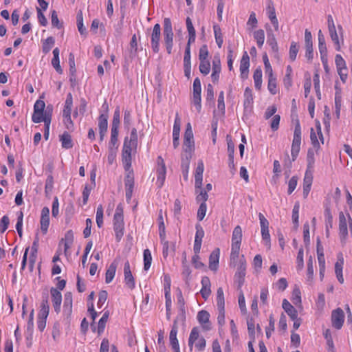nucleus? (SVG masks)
Returning a JSON list of instances; mask_svg holds the SVG:
<instances>
[{
    "mask_svg": "<svg viewBox=\"0 0 352 352\" xmlns=\"http://www.w3.org/2000/svg\"><path fill=\"white\" fill-rule=\"evenodd\" d=\"M113 230L115 232L116 240L120 242L124 235V223L123 215V206L119 204L116 209L113 216Z\"/></svg>",
    "mask_w": 352,
    "mask_h": 352,
    "instance_id": "1",
    "label": "nucleus"
},
{
    "mask_svg": "<svg viewBox=\"0 0 352 352\" xmlns=\"http://www.w3.org/2000/svg\"><path fill=\"white\" fill-rule=\"evenodd\" d=\"M164 41L168 54H171L173 46V32L172 23L169 18L164 19Z\"/></svg>",
    "mask_w": 352,
    "mask_h": 352,
    "instance_id": "2",
    "label": "nucleus"
},
{
    "mask_svg": "<svg viewBox=\"0 0 352 352\" xmlns=\"http://www.w3.org/2000/svg\"><path fill=\"white\" fill-rule=\"evenodd\" d=\"M201 85L200 79L197 77L193 82L192 85V103L195 106L198 112L201 109Z\"/></svg>",
    "mask_w": 352,
    "mask_h": 352,
    "instance_id": "3",
    "label": "nucleus"
},
{
    "mask_svg": "<svg viewBox=\"0 0 352 352\" xmlns=\"http://www.w3.org/2000/svg\"><path fill=\"white\" fill-rule=\"evenodd\" d=\"M135 149V146L129 144L128 142V137L124 138L123 149H122V163L124 169L127 171L131 166V151Z\"/></svg>",
    "mask_w": 352,
    "mask_h": 352,
    "instance_id": "4",
    "label": "nucleus"
},
{
    "mask_svg": "<svg viewBox=\"0 0 352 352\" xmlns=\"http://www.w3.org/2000/svg\"><path fill=\"white\" fill-rule=\"evenodd\" d=\"M246 271V261L241 258L239 261L237 270L234 274V283L237 285V289L241 290L244 282Z\"/></svg>",
    "mask_w": 352,
    "mask_h": 352,
    "instance_id": "5",
    "label": "nucleus"
},
{
    "mask_svg": "<svg viewBox=\"0 0 352 352\" xmlns=\"http://www.w3.org/2000/svg\"><path fill=\"white\" fill-rule=\"evenodd\" d=\"M157 167L156 169L157 181L156 184L157 187L161 188L164 183L166 174V168L164 161L161 156H158L157 159Z\"/></svg>",
    "mask_w": 352,
    "mask_h": 352,
    "instance_id": "6",
    "label": "nucleus"
},
{
    "mask_svg": "<svg viewBox=\"0 0 352 352\" xmlns=\"http://www.w3.org/2000/svg\"><path fill=\"white\" fill-rule=\"evenodd\" d=\"M261 224V236L266 245H270V235L269 233V221L262 213L258 214Z\"/></svg>",
    "mask_w": 352,
    "mask_h": 352,
    "instance_id": "7",
    "label": "nucleus"
},
{
    "mask_svg": "<svg viewBox=\"0 0 352 352\" xmlns=\"http://www.w3.org/2000/svg\"><path fill=\"white\" fill-rule=\"evenodd\" d=\"M161 36V27L159 23H156L153 28L151 34V48L155 53L159 52L160 50V39Z\"/></svg>",
    "mask_w": 352,
    "mask_h": 352,
    "instance_id": "8",
    "label": "nucleus"
},
{
    "mask_svg": "<svg viewBox=\"0 0 352 352\" xmlns=\"http://www.w3.org/2000/svg\"><path fill=\"white\" fill-rule=\"evenodd\" d=\"M344 321V313L341 308H338L332 311V326L336 329H340Z\"/></svg>",
    "mask_w": 352,
    "mask_h": 352,
    "instance_id": "9",
    "label": "nucleus"
},
{
    "mask_svg": "<svg viewBox=\"0 0 352 352\" xmlns=\"http://www.w3.org/2000/svg\"><path fill=\"white\" fill-rule=\"evenodd\" d=\"M195 229L196 233L195 236L193 251L194 253H199L202 243V239L204 236V230L199 223L196 224Z\"/></svg>",
    "mask_w": 352,
    "mask_h": 352,
    "instance_id": "10",
    "label": "nucleus"
},
{
    "mask_svg": "<svg viewBox=\"0 0 352 352\" xmlns=\"http://www.w3.org/2000/svg\"><path fill=\"white\" fill-rule=\"evenodd\" d=\"M305 56L309 60H312L314 58L312 35L307 29L305 31Z\"/></svg>",
    "mask_w": 352,
    "mask_h": 352,
    "instance_id": "11",
    "label": "nucleus"
},
{
    "mask_svg": "<svg viewBox=\"0 0 352 352\" xmlns=\"http://www.w3.org/2000/svg\"><path fill=\"white\" fill-rule=\"evenodd\" d=\"M339 235L342 243H345L348 236L346 217L342 212L339 213Z\"/></svg>",
    "mask_w": 352,
    "mask_h": 352,
    "instance_id": "12",
    "label": "nucleus"
},
{
    "mask_svg": "<svg viewBox=\"0 0 352 352\" xmlns=\"http://www.w3.org/2000/svg\"><path fill=\"white\" fill-rule=\"evenodd\" d=\"M52 305L54 311L58 314L60 311V305L62 302V294L60 291L54 287L50 289Z\"/></svg>",
    "mask_w": 352,
    "mask_h": 352,
    "instance_id": "13",
    "label": "nucleus"
},
{
    "mask_svg": "<svg viewBox=\"0 0 352 352\" xmlns=\"http://www.w3.org/2000/svg\"><path fill=\"white\" fill-rule=\"evenodd\" d=\"M250 67V57L247 52H244L240 63V76L243 80L248 78Z\"/></svg>",
    "mask_w": 352,
    "mask_h": 352,
    "instance_id": "14",
    "label": "nucleus"
},
{
    "mask_svg": "<svg viewBox=\"0 0 352 352\" xmlns=\"http://www.w3.org/2000/svg\"><path fill=\"white\" fill-rule=\"evenodd\" d=\"M40 223L41 232L43 234H45L50 225V209L46 206L41 210Z\"/></svg>",
    "mask_w": 352,
    "mask_h": 352,
    "instance_id": "15",
    "label": "nucleus"
},
{
    "mask_svg": "<svg viewBox=\"0 0 352 352\" xmlns=\"http://www.w3.org/2000/svg\"><path fill=\"white\" fill-rule=\"evenodd\" d=\"M180 126L181 119L177 113L173 129V144L175 148H177L179 144Z\"/></svg>",
    "mask_w": 352,
    "mask_h": 352,
    "instance_id": "16",
    "label": "nucleus"
},
{
    "mask_svg": "<svg viewBox=\"0 0 352 352\" xmlns=\"http://www.w3.org/2000/svg\"><path fill=\"white\" fill-rule=\"evenodd\" d=\"M212 69L211 79L214 83H217L219 81L221 71V60L219 56H214Z\"/></svg>",
    "mask_w": 352,
    "mask_h": 352,
    "instance_id": "17",
    "label": "nucleus"
},
{
    "mask_svg": "<svg viewBox=\"0 0 352 352\" xmlns=\"http://www.w3.org/2000/svg\"><path fill=\"white\" fill-rule=\"evenodd\" d=\"M124 282H125L126 286L131 289H133V288H135V280L132 275L131 268H130V264L128 261H126L124 263Z\"/></svg>",
    "mask_w": 352,
    "mask_h": 352,
    "instance_id": "18",
    "label": "nucleus"
},
{
    "mask_svg": "<svg viewBox=\"0 0 352 352\" xmlns=\"http://www.w3.org/2000/svg\"><path fill=\"white\" fill-rule=\"evenodd\" d=\"M50 306L48 302V294H45L43 296L41 302L40 310L38 314V318L47 319L49 315Z\"/></svg>",
    "mask_w": 352,
    "mask_h": 352,
    "instance_id": "19",
    "label": "nucleus"
},
{
    "mask_svg": "<svg viewBox=\"0 0 352 352\" xmlns=\"http://www.w3.org/2000/svg\"><path fill=\"white\" fill-rule=\"evenodd\" d=\"M72 294L71 292L65 294L64 302H63V314L69 318L72 312Z\"/></svg>",
    "mask_w": 352,
    "mask_h": 352,
    "instance_id": "20",
    "label": "nucleus"
},
{
    "mask_svg": "<svg viewBox=\"0 0 352 352\" xmlns=\"http://www.w3.org/2000/svg\"><path fill=\"white\" fill-rule=\"evenodd\" d=\"M201 289L200 290V293L201 294L202 298L204 300H207L211 294L210 289V280L208 276H204L201 278Z\"/></svg>",
    "mask_w": 352,
    "mask_h": 352,
    "instance_id": "21",
    "label": "nucleus"
},
{
    "mask_svg": "<svg viewBox=\"0 0 352 352\" xmlns=\"http://www.w3.org/2000/svg\"><path fill=\"white\" fill-rule=\"evenodd\" d=\"M195 149V142L193 133H184V151L193 152Z\"/></svg>",
    "mask_w": 352,
    "mask_h": 352,
    "instance_id": "22",
    "label": "nucleus"
},
{
    "mask_svg": "<svg viewBox=\"0 0 352 352\" xmlns=\"http://www.w3.org/2000/svg\"><path fill=\"white\" fill-rule=\"evenodd\" d=\"M220 250L216 248L214 250L209 257V268L211 270L216 271L219 266Z\"/></svg>",
    "mask_w": 352,
    "mask_h": 352,
    "instance_id": "23",
    "label": "nucleus"
},
{
    "mask_svg": "<svg viewBox=\"0 0 352 352\" xmlns=\"http://www.w3.org/2000/svg\"><path fill=\"white\" fill-rule=\"evenodd\" d=\"M324 216L325 227L332 228L333 227V216L331 210L330 201H327L324 203Z\"/></svg>",
    "mask_w": 352,
    "mask_h": 352,
    "instance_id": "24",
    "label": "nucleus"
},
{
    "mask_svg": "<svg viewBox=\"0 0 352 352\" xmlns=\"http://www.w3.org/2000/svg\"><path fill=\"white\" fill-rule=\"evenodd\" d=\"M69 81L72 83V85H76V65H75V58L73 53H70L69 55Z\"/></svg>",
    "mask_w": 352,
    "mask_h": 352,
    "instance_id": "25",
    "label": "nucleus"
},
{
    "mask_svg": "<svg viewBox=\"0 0 352 352\" xmlns=\"http://www.w3.org/2000/svg\"><path fill=\"white\" fill-rule=\"evenodd\" d=\"M283 309L288 314L292 320H294L298 317L297 310L294 306L287 300L284 299L282 304Z\"/></svg>",
    "mask_w": 352,
    "mask_h": 352,
    "instance_id": "26",
    "label": "nucleus"
},
{
    "mask_svg": "<svg viewBox=\"0 0 352 352\" xmlns=\"http://www.w3.org/2000/svg\"><path fill=\"white\" fill-rule=\"evenodd\" d=\"M118 265V261L117 259H115L109 265L108 269L107 270L105 274V282L106 283H110L116 274V269Z\"/></svg>",
    "mask_w": 352,
    "mask_h": 352,
    "instance_id": "27",
    "label": "nucleus"
},
{
    "mask_svg": "<svg viewBox=\"0 0 352 352\" xmlns=\"http://www.w3.org/2000/svg\"><path fill=\"white\" fill-rule=\"evenodd\" d=\"M253 94L252 91L250 88L246 87L244 91V102L243 106L245 111H248V109H251L253 104Z\"/></svg>",
    "mask_w": 352,
    "mask_h": 352,
    "instance_id": "28",
    "label": "nucleus"
},
{
    "mask_svg": "<svg viewBox=\"0 0 352 352\" xmlns=\"http://www.w3.org/2000/svg\"><path fill=\"white\" fill-rule=\"evenodd\" d=\"M209 318L210 314L206 310H201L197 314V320L207 330L210 329Z\"/></svg>",
    "mask_w": 352,
    "mask_h": 352,
    "instance_id": "29",
    "label": "nucleus"
},
{
    "mask_svg": "<svg viewBox=\"0 0 352 352\" xmlns=\"http://www.w3.org/2000/svg\"><path fill=\"white\" fill-rule=\"evenodd\" d=\"M242 240V229L240 226H236L232 232V245L241 246Z\"/></svg>",
    "mask_w": 352,
    "mask_h": 352,
    "instance_id": "30",
    "label": "nucleus"
},
{
    "mask_svg": "<svg viewBox=\"0 0 352 352\" xmlns=\"http://www.w3.org/2000/svg\"><path fill=\"white\" fill-rule=\"evenodd\" d=\"M53 58L52 59V65L55 70L60 74H63V69L60 65L59 54L60 50L58 47H56L53 50Z\"/></svg>",
    "mask_w": 352,
    "mask_h": 352,
    "instance_id": "31",
    "label": "nucleus"
},
{
    "mask_svg": "<svg viewBox=\"0 0 352 352\" xmlns=\"http://www.w3.org/2000/svg\"><path fill=\"white\" fill-rule=\"evenodd\" d=\"M316 251L318 254L319 267H325L324 249L322 245H321V241L319 237L317 238Z\"/></svg>",
    "mask_w": 352,
    "mask_h": 352,
    "instance_id": "32",
    "label": "nucleus"
},
{
    "mask_svg": "<svg viewBox=\"0 0 352 352\" xmlns=\"http://www.w3.org/2000/svg\"><path fill=\"white\" fill-rule=\"evenodd\" d=\"M60 141L61 142L62 147L65 149H69L74 146L72 137L67 131H65L60 135Z\"/></svg>",
    "mask_w": 352,
    "mask_h": 352,
    "instance_id": "33",
    "label": "nucleus"
},
{
    "mask_svg": "<svg viewBox=\"0 0 352 352\" xmlns=\"http://www.w3.org/2000/svg\"><path fill=\"white\" fill-rule=\"evenodd\" d=\"M192 152L184 151L182 155L181 168L182 170H189L190 162L192 158Z\"/></svg>",
    "mask_w": 352,
    "mask_h": 352,
    "instance_id": "34",
    "label": "nucleus"
},
{
    "mask_svg": "<svg viewBox=\"0 0 352 352\" xmlns=\"http://www.w3.org/2000/svg\"><path fill=\"white\" fill-rule=\"evenodd\" d=\"M177 331L178 327L176 324V322H173L169 336L170 344L171 347H175L179 346V342L177 338Z\"/></svg>",
    "mask_w": 352,
    "mask_h": 352,
    "instance_id": "35",
    "label": "nucleus"
},
{
    "mask_svg": "<svg viewBox=\"0 0 352 352\" xmlns=\"http://www.w3.org/2000/svg\"><path fill=\"white\" fill-rule=\"evenodd\" d=\"M301 127L298 120H296L294 131L292 144L300 145L301 143Z\"/></svg>",
    "mask_w": 352,
    "mask_h": 352,
    "instance_id": "36",
    "label": "nucleus"
},
{
    "mask_svg": "<svg viewBox=\"0 0 352 352\" xmlns=\"http://www.w3.org/2000/svg\"><path fill=\"white\" fill-rule=\"evenodd\" d=\"M73 106V98L71 93L67 94L65 102V106L63 111V116H69L72 113V108Z\"/></svg>",
    "mask_w": 352,
    "mask_h": 352,
    "instance_id": "37",
    "label": "nucleus"
},
{
    "mask_svg": "<svg viewBox=\"0 0 352 352\" xmlns=\"http://www.w3.org/2000/svg\"><path fill=\"white\" fill-rule=\"evenodd\" d=\"M63 241H65L64 248L65 253H66L68 249L70 248V246L74 241V233L72 230L67 231V232L65 234V239H62L60 243Z\"/></svg>",
    "mask_w": 352,
    "mask_h": 352,
    "instance_id": "38",
    "label": "nucleus"
},
{
    "mask_svg": "<svg viewBox=\"0 0 352 352\" xmlns=\"http://www.w3.org/2000/svg\"><path fill=\"white\" fill-rule=\"evenodd\" d=\"M99 131L107 132L108 128V115L102 113L98 117Z\"/></svg>",
    "mask_w": 352,
    "mask_h": 352,
    "instance_id": "39",
    "label": "nucleus"
},
{
    "mask_svg": "<svg viewBox=\"0 0 352 352\" xmlns=\"http://www.w3.org/2000/svg\"><path fill=\"white\" fill-rule=\"evenodd\" d=\"M254 86L257 90H260L262 85V70L261 67L256 68L253 74Z\"/></svg>",
    "mask_w": 352,
    "mask_h": 352,
    "instance_id": "40",
    "label": "nucleus"
},
{
    "mask_svg": "<svg viewBox=\"0 0 352 352\" xmlns=\"http://www.w3.org/2000/svg\"><path fill=\"white\" fill-rule=\"evenodd\" d=\"M118 129H111V139L109 143V150H112L113 147L118 148Z\"/></svg>",
    "mask_w": 352,
    "mask_h": 352,
    "instance_id": "41",
    "label": "nucleus"
},
{
    "mask_svg": "<svg viewBox=\"0 0 352 352\" xmlns=\"http://www.w3.org/2000/svg\"><path fill=\"white\" fill-rule=\"evenodd\" d=\"M109 311H107L103 314V316L102 318L99 320L98 324V335L102 334L104 332L106 323L107 322L108 318H109Z\"/></svg>",
    "mask_w": 352,
    "mask_h": 352,
    "instance_id": "42",
    "label": "nucleus"
},
{
    "mask_svg": "<svg viewBox=\"0 0 352 352\" xmlns=\"http://www.w3.org/2000/svg\"><path fill=\"white\" fill-rule=\"evenodd\" d=\"M217 305L218 309H225L224 294L222 287H219L217 291Z\"/></svg>",
    "mask_w": 352,
    "mask_h": 352,
    "instance_id": "43",
    "label": "nucleus"
},
{
    "mask_svg": "<svg viewBox=\"0 0 352 352\" xmlns=\"http://www.w3.org/2000/svg\"><path fill=\"white\" fill-rule=\"evenodd\" d=\"M144 256V270L145 271L148 270L152 263V256L151 251L148 249H146L143 252Z\"/></svg>",
    "mask_w": 352,
    "mask_h": 352,
    "instance_id": "44",
    "label": "nucleus"
},
{
    "mask_svg": "<svg viewBox=\"0 0 352 352\" xmlns=\"http://www.w3.org/2000/svg\"><path fill=\"white\" fill-rule=\"evenodd\" d=\"M55 40L52 36H49L43 43L42 50L44 54H47L54 45Z\"/></svg>",
    "mask_w": 352,
    "mask_h": 352,
    "instance_id": "45",
    "label": "nucleus"
},
{
    "mask_svg": "<svg viewBox=\"0 0 352 352\" xmlns=\"http://www.w3.org/2000/svg\"><path fill=\"white\" fill-rule=\"evenodd\" d=\"M267 88L269 91L274 95L277 93V87H276V78L273 75L268 76V85Z\"/></svg>",
    "mask_w": 352,
    "mask_h": 352,
    "instance_id": "46",
    "label": "nucleus"
},
{
    "mask_svg": "<svg viewBox=\"0 0 352 352\" xmlns=\"http://www.w3.org/2000/svg\"><path fill=\"white\" fill-rule=\"evenodd\" d=\"M78 30L81 35H86L87 30L83 25V16L82 11H80L76 16Z\"/></svg>",
    "mask_w": 352,
    "mask_h": 352,
    "instance_id": "47",
    "label": "nucleus"
},
{
    "mask_svg": "<svg viewBox=\"0 0 352 352\" xmlns=\"http://www.w3.org/2000/svg\"><path fill=\"white\" fill-rule=\"evenodd\" d=\"M254 38L258 47H261L265 41V32L263 30H258L254 32Z\"/></svg>",
    "mask_w": 352,
    "mask_h": 352,
    "instance_id": "48",
    "label": "nucleus"
},
{
    "mask_svg": "<svg viewBox=\"0 0 352 352\" xmlns=\"http://www.w3.org/2000/svg\"><path fill=\"white\" fill-rule=\"evenodd\" d=\"M120 124V107H117L116 109L114 111L112 124H111V129H119Z\"/></svg>",
    "mask_w": 352,
    "mask_h": 352,
    "instance_id": "49",
    "label": "nucleus"
},
{
    "mask_svg": "<svg viewBox=\"0 0 352 352\" xmlns=\"http://www.w3.org/2000/svg\"><path fill=\"white\" fill-rule=\"evenodd\" d=\"M199 339V330L197 327L192 328L188 338V346L190 349H192L194 342Z\"/></svg>",
    "mask_w": 352,
    "mask_h": 352,
    "instance_id": "50",
    "label": "nucleus"
},
{
    "mask_svg": "<svg viewBox=\"0 0 352 352\" xmlns=\"http://www.w3.org/2000/svg\"><path fill=\"white\" fill-rule=\"evenodd\" d=\"M298 50H299V46H298V43L295 41H292L291 43V45L289 47V58H290L291 61H294L296 60Z\"/></svg>",
    "mask_w": 352,
    "mask_h": 352,
    "instance_id": "51",
    "label": "nucleus"
},
{
    "mask_svg": "<svg viewBox=\"0 0 352 352\" xmlns=\"http://www.w3.org/2000/svg\"><path fill=\"white\" fill-rule=\"evenodd\" d=\"M299 210H300V204L298 202L295 203L293 210H292V221L295 226V228H297L298 227V218H299Z\"/></svg>",
    "mask_w": 352,
    "mask_h": 352,
    "instance_id": "52",
    "label": "nucleus"
},
{
    "mask_svg": "<svg viewBox=\"0 0 352 352\" xmlns=\"http://www.w3.org/2000/svg\"><path fill=\"white\" fill-rule=\"evenodd\" d=\"M206 100L210 105L214 104V89L210 84L207 85Z\"/></svg>",
    "mask_w": 352,
    "mask_h": 352,
    "instance_id": "53",
    "label": "nucleus"
},
{
    "mask_svg": "<svg viewBox=\"0 0 352 352\" xmlns=\"http://www.w3.org/2000/svg\"><path fill=\"white\" fill-rule=\"evenodd\" d=\"M247 325L249 336L252 339L251 341L254 342L255 339V324L254 319H248L247 321Z\"/></svg>",
    "mask_w": 352,
    "mask_h": 352,
    "instance_id": "54",
    "label": "nucleus"
},
{
    "mask_svg": "<svg viewBox=\"0 0 352 352\" xmlns=\"http://www.w3.org/2000/svg\"><path fill=\"white\" fill-rule=\"evenodd\" d=\"M314 89L316 91V96L317 98L320 100L321 98V92L320 89V76L318 72L314 73Z\"/></svg>",
    "mask_w": 352,
    "mask_h": 352,
    "instance_id": "55",
    "label": "nucleus"
},
{
    "mask_svg": "<svg viewBox=\"0 0 352 352\" xmlns=\"http://www.w3.org/2000/svg\"><path fill=\"white\" fill-rule=\"evenodd\" d=\"M329 31L331 38L333 41L335 45H336V50L337 51H340V45L338 35L336 32V28H330V29H329Z\"/></svg>",
    "mask_w": 352,
    "mask_h": 352,
    "instance_id": "56",
    "label": "nucleus"
},
{
    "mask_svg": "<svg viewBox=\"0 0 352 352\" xmlns=\"http://www.w3.org/2000/svg\"><path fill=\"white\" fill-rule=\"evenodd\" d=\"M314 155L315 153L314 149L309 148L307 155V169L311 170L313 168L315 162Z\"/></svg>",
    "mask_w": 352,
    "mask_h": 352,
    "instance_id": "57",
    "label": "nucleus"
},
{
    "mask_svg": "<svg viewBox=\"0 0 352 352\" xmlns=\"http://www.w3.org/2000/svg\"><path fill=\"white\" fill-rule=\"evenodd\" d=\"M96 223L98 228L103 226V208L102 205H99L96 210Z\"/></svg>",
    "mask_w": 352,
    "mask_h": 352,
    "instance_id": "58",
    "label": "nucleus"
},
{
    "mask_svg": "<svg viewBox=\"0 0 352 352\" xmlns=\"http://www.w3.org/2000/svg\"><path fill=\"white\" fill-rule=\"evenodd\" d=\"M53 112V107L51 104L47 106L46 109L43 111L44 122L51 123L52 116Z\"/></svg>",
    "mask_w": 352,
    "mask_h": 352,
    "instance_id": "59",
    "label": "nucleus"
},
{
    "mask_svg": "<svg viewBox=\"0 0 352 352\" xmlns=\"http://www.w3.org/2000/svg\"><path fill=\"white\" fill-rule=\"evenodd\" d=\"M199 69L202 74L208 75L210 71V63L209 60L200 61Z\"/></svg>",
    "mask_w": 352,
    "mask_h": 352,
    "instance_id": "60",
    "label": "nucleus"
},
{
    "mask_svg": "<svg viewBox=\"0 0 352 352\" xmlns=\"http://www.w3.org/2000/svg\"><path fill=\"white\" fill-rule=\"evenodd\" d=\"M60 324L58 322H54L52 327V336L55 342L58 340L60 336Z\"/></svg>",
    "mask_w": 352,
    "mask_h": 352,
    "instance_id": "61",
    "label": "nucleus"
},
{
    "mask_svg": "<svg viewBox=\"0 0 352 352\" xmlns=\"http://www.w3.org/2000/svg\"><path fill=\"white\" fill-rule=\"evenodd\" d=\"M335 63L337 69H344V71H347L346 62L340 54H337L335 58Z\"/></svg>",
    "mask_w": 352,
    "mask_h": 352,
    "instance_id": "62",
    "label": "nucleus"
},
{
    "mask_svg": "<svg viewBox=\"0 0 352 352\" xmlns=\"http://www.w3.org/2000/svg\"><path fill=\"white\" fill-rule=\"evenodd\" d=\"M51 19L52 25L53 27H55L58 29H60L63 28V23H60L59 21L57 12L54 10L51 12Z\"/></svg>",
    "mask_w": 352,
    "mask_h": 352,
    "instance_id": "63",
    "label": "nucleus"
},
{
    "mask_svg": "<svg viewBox=\"0 0 352 352\" xmlns=\"http://www.w3.org/2000/svg\"><path fill=\"white\" fill-rule=\"evenodd\" d=\"M208 46L206 45H203L200 49L199 52V59L200 61L208 60Z\"/></svg>",
    "mask_w": 352,
    "mask_h": 352,
    "instance_id": "64",
    "label": "nucleus"
}]
</instances>
